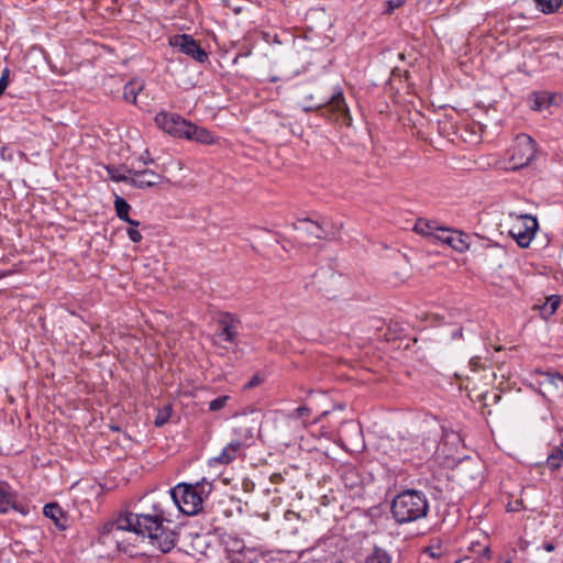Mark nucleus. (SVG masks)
<instances>
[{
    "instance_id": "1",
    "label": "nucleus",
    "mask_w": 563,
    "mask_h": 563,
    "mask_svg": "<svg viewBox=\"0 0 563 563\" xmlns=\"http://www.w3.org/2000/svg\"><path fill=\"white\" fill-rule=\"evenodd\" d=\"M170 499L167 494L146 495L141 500L140 512H126L120 516L115 521L104 526V533H108L121 547V533L132 532L135 536L148 538L152 545L158 548L162 552H169L175 548L178 534L166 527L164 522H169L166 505Z\"/></svg>"
},
{
    "instance_id": "2",
    "label": "nucleus",
    "mask_w": 563,
    "mask_h": 563,
    "mask_svg": "<svg viewBox=\"0 0 563 563\" xmlns=\"http://www.w3.org/2000/svg\"><path fill=\"white\" fill-rule=\"evenodd\" d=\"M390 511L398 523H410L428 515L429 501L422 492L407 489L393 499Z\"/></svg>"
},
{
    "instance_id": "3",
    "label": "nucleus",
    "mask_w": 563,
    "mask_h": 563,
    "mask_svg": "<svg viewBox=\"0 0 563 563\" xmlns=\"http://www.w3.org/2000/svg\"><path fill=\"white\" fill-rule=\"evenodd\" d=\"M211 484L206 482L179 483L168 492L169 499L180 512L194 516L202 509L203 499L211 493Z\"/></svg>"
},
{
    "instance_id": "4",
    "label": "nucleus",
    "mask_w": 563,
    "mask_h": 563,
    "mask_svg": "<svg viewBox=\"0 0 563 563\" xmlns=\"http://www.w3.org/2000/svg\"><path fill=\"white\" fill-rule=\"evenodd\" d=\"M537 144L534 140L527 134H519L508 151L507 162H499L501 168L506 170H518L528 166L534 158Z\"/></svg>"
},
{
    "instance_id": "5",
    "label": "nucleus",
    "mask_w": 563,
    "mask_h": 563,
    "mask_svg": "<svg viewBox=\"0 0 563 563\" xmlns=\"http://www.w3.org/2000/svg\"><path fill=\"white\" fill-rule=\"evenodd\" d=\"M305 111H319L320 114L331 121L350 125L352 117L341 89L335 90L331 98L323 103L303 106Z\"/></svg>"
},
{
    "instance_id": "6",
    "label": "nucleus",
    "mask_w": 563,
    "mask_h": 563,
    "mask_svg": "<svg viewBox=\"0 0 563 563\" xmlns=\"http://www.w3.org/2000/svg\"><path fill=\"white\" fill-rule=\"evenodd\" d=\"M169 44L198 63L208 60L207 52L189 34H177L170 37Z\"/></svg>"
},
{
    "instance_id": "7",
    "label": "nucleus",
    "mask_w": 563,
    "mask_h": 563,
    "mask_svg": "<svg viewBox=\"0 0 563 563\" xmlns=\"http://www.w3.org/2000/svg\"><path fill=\"white\" fill-rule=\"evenodd\" d=\"M538 221L532 216H521L520 222L514 224L509 231L520 247H528L538 230Z\"/></svg>"
},
{
    "instance_id": "8",
    "label": "nucleus",
    "mask_w": 563,
    "mask_h": 563,
    "mask_svg": "<svg viewBox=\"0 0 563 563\" xmlns=\"http://www.w3.org/2000/svg\"><path fill=\"white\" fill-rule=\"evenodd\" d=\"M154 121L161 130L175 137H184L183 132H185L189 124V121L179 114L167 111L158 112Z\"/></svg>"
},
{
    "instance_id": "9",
    "label": "nucleus",
    "mask_w": 563,
    "mask_h": 563,
    "mask_svg": "<svg viewBox=\"0 0 563 563\" xmlns=\"http://www.w3.org/2000/svg\"><path fill=\"white\" fill-rule=\"evenodd\" d=\"M240 324L241 321L234 314L229 312L221 313L218 319V329L214 338L219 340V342L235 344Z\"/></svg>"
},
{
    "instance_id": "10",
    "label": "nucleus",
    "mask_w": 563,
    "mask_h": 563,
    "mask_svg": "<svg viewBox=\"0 0 563 563\" xmlns=\"http://www.w3.org/2000/svg\"><path fill=\"white\" fill-rule=\"evenodd\" d=\"M539 388L542 396L548 399L563 397V375L559 373H542Z\"/></svg>"
},
{
    "instance_id": "11",
    "label": "nucleus",
    "mask_w": 563,
    "mask_h": 563,
    "mask_svg": "<svg viewBox=\"0 0 563 563\" xmlns=\"http://www.w3.org/2000/svg\"><path fill=\"white\" fill-rule=\"evenodd\" d=\"M255 422L247 417H241L235 421L233 433L234 439L231 442H238L240 449L249 445V441L252 440L254 433Z\"/></svg>"
},
{
    "instance_id": "12",
    "label": "nucleus",
    "mask_w": 563,
    "mask_h": 563,
    "mask_svg": "<svg viewBox=\"0 0 563 563\" xmlns=\"http://www.w3.org/2000/svg\"><path fill=\"white\" fill-rule=\"evenodd\" d=\"M162 176L151 169L131 170L130 186L146 189L158 185Z\"/></svg>"
},
{
    "instance_id": "13",
    "label": "nucleus",
    "mask_w": 563,
    "mask_h": 563,
    "mask_svg": "<svg viewBox=\"0 0 563 563\" xmlns=\"http://www.w3.org/2000/svg\"><path fill=\"white\" fill-rule=\"evenodd\" d=\"M295 229L300 234L307 235L308 238L328 240L333 236V233L328 232L322 224L309 219L299 220Z\"/></svg>"
},
{
    "instance_id": "14",
    "label": "nucleus",
    "mask_w": 563,
    "mask_h": 563,
    "mask_svg": "<svg viewBox=\"0 0 563 563\" xmlns=\"http://www.w3.org/2000/svg\"><path fill=\"white\" fill-rule=\"evenodd\" d=\"M183 139L196 141L206 145H210L216 141V137L209 130L198 126L191 122H189L187 129L183 132Z\"/></svg>"
},
{
    "instance_id": "15",
    "label": "nucleus",
    "mask_w": 563,
    "mask_h": 563,
    "mask_svg": "<svg viewBox=\"0 0 563 563\" xmlns=\"http://www.w3.org/2000/svg\"><path fill=\"white\" fill-rule=\"evenodd\" d=\"M311 412L310 407L302 405L286 416V422L296 429L303 430L309 426L307 418L310 417Z\"/></svg>"
},
{
    "instance_id": "16",
    "label": "nucleus",
    "mask_w": 563,
    "mask_h": 563,
    "mask_svg": "<svg viewBox=\"0 0 563 563\" xmlns=\"http://www.w3.org/2000/svg\"><path fill=\"white\" fill-rule=\"evenodd\" d=\"M240 444L238 442H230L219 455L211 459V464H222L227 465L235 460L238 453L241 451Z\"/></svg>"
},
{
    "instance_id": "17",
    "label": "nucleus",
    "mask_w": 563,
    "mask_h": 563,
    "mask_svg": "<svg viewBox=\"0 0 563 563\" xmlns=\"http://www.w3.org/2000/svg\"><path fill=\"white\" fill-rule=\"evenodd\" d=\"M10 508L24 512L16 504L15 496L10 487L5 484H0V512H7Z\"/></svg>"
},
{
    "instance_id": "18",
    "label": "nucleus",
    "mask_w": 563,
    "mask_h": 563,
    "mask_svg": "<svg viewBox=\"0 0 563 563\" xmlns=\"http://www.w3.org/2000/svg\"><path fill=\"white\" fill-rule=\"evenodd\" d=\"M45 517L54 521L59 529L66 528V517L63 509L55 503L47 504L43 508Z\"/></svg>"
},
{
    "instance_id": "19",
    "label": "nucleus",
    "mask_w": 563,
    "mask_h": 563,
    "mask_svg": "<svg viewBox=\"0 0 563 563\" xmlns=\"http://www.w3.org/2000/svg\"><path fill=\"white\" fill-rule=\"evenodd\" d=\"M114 209L118 218L130 225L139 227L140 222L129 217L131 206L119 195H114Z\"/></svg>"
},
{
    "instance_id": "20",
    "label": "nucleus",
    "mask_w": 563,
    "mask_h": 563,
    "mask_svg": "<svg viewBox=\"0 0 563 563\" xmlns=\"http://www.w3.org/2000/svg\"><path fill=\"white\" fill-rule=\"evenodd\" d=\"M545 48L549 49V53L542 55L541 58L545 65H551L554 59H560V51L563 49V40L551 38L547 42Z\"/></svg>"
},
{
    "instance_id": "21",
    "label": "nucleus",
    "mask_w": 563,
    "mask_h": 563,
    "mask_svg": "<svg viewBox=\"0 0 563 563\" xmlns=\"http://www.w3.org/2000/svg\"><path fill=\"white\" fill-rule=\"evenodd\" d=\"M555 100L556 96L548 91L534 92L532 95L531 108L536 111H542L549 108L551 104L555 103Z\"/></svg>"
},
{
    "instance_id": "22",
    "label": "nucleus",
    "mask_w": 563,
    "mask_h": 563,
    "mask_svg": "<svg viewBox=\"0 0 563 563\" xmlns=\"http://www.w3.org/2000/svg\"><path fill=\"white\" fill-rule=\"evenodd\" d=\"M144 81L132 79L124 86L123 98L128 102L136 103L137 95L143 90Z\"/></svg>"
},
{
    "instance_id": "23",
    "label": "nucleus",
    "mask_w": 563,
    "mask_h": 563,
    "mask_svg": "<svg viewBox=\"0 0 563 563\" xmlns=\"http://www.w3.org/2000/svg\"><path fill=\"white\" fill-rule=\"evenodd\" d=\"M470 236L461 231L452 230L449 246L457 252H465L470 247Z\"/></svg>"
},
{
    "instance_id": "24",
    "label": "nucleus",
    "mask_w": 563,
    "mask_h": 563,
    "mask_svg": "<svg viewBox=\"0 0 563 563\" xmlns=\"http://www.w3.org/2000/svg\"><path fill=\"white\" fill-rule=\"evenodd\" d=\"M438 228L439 227H437L434 222L419 219L416 222L413 230L419 234L430 236L433 239L434 232L435 230H438Z\"/></svg>"
},
{
    "instance_id": "25",
    "label": "nucleus",
    "mask_w": 563,
    "mask_h": 563,
    "mask_svg": "<svg viewBox=\"0 0 563 563\" xmlns=\"http://www.w3.org/2000/svg\"><path fill=\"white\" fill-rule=\"evenodd\" d=\"M563 460V449L558 446L553 449L552 453L547 459V464L551 470H556L561 466Z\"/></svg>"
},
{
    "instance_id": "26",
    "label": "nucleus",
    "mask_w": 563,
    "mask_h": 563,
    "mask_svg": "<svg viewBox=\"0 0 563 563\" xmlns=\"http://www.w3.org/2000/svg\"><path fill=\"white\" fill-rule=\"evenodd\" d=\"M364 563H391V559L385 551L376 549Z\"/></svg>"
},
{
    "instance_id": "27",
    "label": "nucleus",
    "mask_w": 563,
    "mask_h": 563,
    "mask_svg": "<svg viewBox=\"0 0 563 563\" xmlns=\"http://www.w3.org/2000/svg\"><path fill=\"white\" fill-rule=\"evenodd\" d=\"M562 5V0H542V2L538 5L540 10L545 13H553Z\"/></svg>"
},
{
    "instance_id": "28",
    "label": "nucleus",
    "mask_w": 563,
    "mask_h": 563,
    "mask_svg": "<svg viewBox=\"0 0 563 563\" xmlns=\"http://www.w3.org/2000/svg\"><path fill=\"white\" fill-rule=\"evenodd\" d=\"M452 230L448 228H438L434 232L433 240L441 242L442 244L449 245Z\"/></svg>"
},
{
    "instance_id": "29",
    "label": "nucleus",
    "mask_w": 563,
    "mask_h": 563,
    "mask_svg": "<svg viewBox=\"0 0 563 563\" xmlns=\"http://www.w3.org/2000/svg\"><path fill=\"white\" fill-rule=\"evenodd\" d=\"M131 170L132 169H128L126 173H119L117 170L108 169L111 180L128 185L130 184Z\"/></svg>"
},
{
    "instance_id": "30",
    "label": "nucleus",
    "mask_w": 563,
    "mask_h": 563,
    "mask_svg": "<svg viewBox=\"0 0 563 563\" xmlns=\"http://www.w3.org/2000/svg\"><path fill=\"white\" fill-rule=\"evenodd\" d=\"M170 411H172V409L169 406L165 407L162 410H158V412L155 417V420H154L155 426L156 427L164 426L170 418Z\"/></svg>"
},
{
    "instance_id": "31",
    "label": "nucleus",
    "mask_w": 563,
    "mask_h": 563,
    "mask_svg": "<svg viewBox=\"0 0 563 563\" xmlns=\"http://www.w3.org/2000/svg\"><path fill=\"white\" fill-rule=\"evenodd\" d=\"M229 400V396H220L209 404V410L210 411H218L227 405V401Z\"/></svg>"
},
{
    "instance_id": "32",
    "label": "nucleus",
    "mask_w": 563,
    "mask_h": 563,
    "mask_svg": "<svg viewBox=\"0 0 563 563\" xmlns=\"http://www.w3.org/2000/svg\"><path fill=\"white\" fill-rule=\"evenodd\" d=\"M406 1L407 0H387L385 2V12L388 14L393 13L396 9L404 5Z\"/></svg>"
},
{
    "instance_id": "33",
    "label": "nucleus",
    "mask_w": 563,
    "mask_h": 563,
    "mask_svg": "<svg viewBox=\"0 0 563 563\" xmlns=\"http://www.w3.org/2000/svg\"><path fill=\"white\" fill-rule=\"evenodd\" d=\"M559 298L556 296H551L550 298H548L544 305V310L548 311L549 313H554L559 307Z\"/></svg>"
},
{
    "instance_id": "34",
    "label": "nucleus",
    "mask_w": 563,
    "mask_h": 563,
    "mask_svg": "<svg viewBox=\"0 0 563 563\" xmlns=\"http://www.w3.org/2000/svg\"><path fill=\"white\" fill-rule=\"evenodd\" d=\"M10 69L4 68L0 77V96L4 92L9 85Z\"/></svg>"
},
{
    "instance_id": "35",
    "label": "nucleus",
    "mask_w": 563,
    "mask_h": 563,
    "mask_svg": "<svg viewBox=\"0 0 563 563\" xmlns=\"http://www.w3.org/2000/svg\"><path fill=\"white\" fill-rule=\"evenodd\" d=\"M135 228L136 227L131 225V228L128 229L126 233L132 242L137 243L142 240V234Z\"/></svg>"
},
{
    "instance_id": "36",
    "label": "nucleus",
    "mask_w": 563,
    "mask_h": 563,
    "mask_svg": "<svg viewBox=\"0 0 563 563\" xmlns=\"http://www.w3.org/2000/svg\"><path fill=\"white\" fill-rule=\"evenodd\" d=\"M261 383V379L257 375L253 376L247 384L245 385V388H253L257 386Z\"/></svg>"
},
{
    "instance_id": "37",
    "label": "nucleus",
    "mask_w": 563,
    "mask_h": 563,
    "mask_svg": "<svg viewBox=\"0 0 563 563\" xmlns=\"http://www.w3.org/2000/svg\"><path fill=\"white\" fill-rule=\"evenodd\" d=\"M520 507H521V501L516 500L514 504H512V503H510V504L508 505V510H509V511H518V510H520Z\"/></svg>"
},
{
    "instance_id": "38",
    "label": "nucleus",
    "mask_w": 563,
    "mask_h": 563,
    "mask_svg": "<svg viewBox=\"0 0 563 563\" xmlns=\"http://www.w3.org/2000/svg\"><path fill=\"white\" fill-rule=\"evenodd\" d=\"M242 548H243L242 542L239 540H234L233 548L230 550L239 552V551H241Z\"/></svg>"
},
{
    "instance_id": "39",
    "label": "nucleus",
    "mask_w": 563,
    "mask_h": 563,
    "mask_svg": "<svg viewBox=\"0 0 563 563\" xmlns=\"http://www.w3.org/2000/svg\"><path fill=\"white\" fill-rule=\"evenodd\" d=\"M543 549H544L547 552H552V551H554V545H553L552 543L548 542V543H544V544H543Z\"/></svg>"
},
{
    "instance_id": "40",
    "label": "nucleus",
    "mask_w": 563,
    "mask_h": 563,
    "mask_svg": "<svg viewBox=\"0 0 563 563\" xmlns=\"http://www.w3.org/2000/svg\"><path fill=\"white\" fill-rule=\"evenodd\" d=\"M462 338V329H457L452 333V339H460Z\"/></svg>"
},
{
    "instance_id": "41",
    "label": "nucleus",
    "mask_w": 563,
    "mask_h": 563,
    "mask_svg": "<svg viewBox=\"0 0 563 563\" xmlns=\"http://www.w3.org/2000/svg\"><path fill=\"white\" fill-rule=\"evenodd\" d=\"M328 415V411H323L318 418H316L312 423H318L321 421V419Z\"/></svg>"
},
{
    "instance_id": "42",
    "label": "nucleus",
    "mask_w": 563,
    "mask_h": 563,
    "mask_svg": "<svg viewBox=\"0 0 563 563\" xmlns=\"http://www.w3.org/2000/svg\"><path fill=\"white\" fill-rule=\"evenodd\" d=\"M429 554L433 558L438 556V554L435 553V551H431V550H428Z\"/></svg>"
},
{
    "instance_id": "43",
    "label": "nucleus",
    "mask_w": 563,
    "mask_h": 563,
    "mask_svg": "<svg viewBox=\"0 0 563 563\" xmlns=\"http://www.w3.org/2000/svg\"><path fill=\"white\" fill-rule=\"evenodd\" d=\"M534 1L537 2L538 5L542 2V0H534Z\"/></svg>"
},
{
    "instance_id": "44",
    "label": "nucleus",
    "mask_w": 563,
    "mask_h": 563,
    "mask_svg": "<svg viewBox=\"0 0 563 563\" xmlns=\"http://www.w3.org/2000/svg\"><path fill=\"white\" fill-rule=\"evenodd\" d=\"M561 445H562V448H563V441H562V444H561Z\"/></svg>"
}]
</instances>
